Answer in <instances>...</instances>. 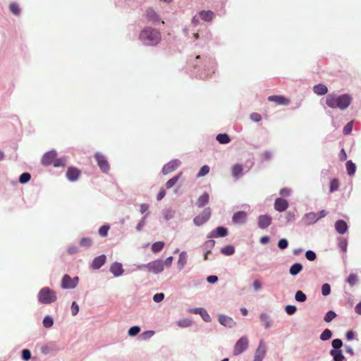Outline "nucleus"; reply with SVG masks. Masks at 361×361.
I'll return each mask as SVG.
<instances>
[{"label":"nucleus","instance_id":"21","mask_svg":"<svg viewBox=\"0 0 361 361\" xmlns=\"http://www.w3.org/2000/svg\"><path fill=\"white\" fill-rule=\"evenodd\" d=\"M288 207V201L282 198H276L274 202V209L280 212L285 211Z\"/></svg>","mask_w":361,"mask_h":361},{"label":"nucleus","instance_id":"18","mask_svg":"<svg viewBox=\"0 0 361 361\" xmlns=\"http://www.w3.org/2000/svg\"><path fill=\"white\" fill-rule=\"evenodd\" d=\"M271 217L269 215H260L258 217V226L261 229H265L270 226Z\"/></svg>","mask_w":361,"mask_h":361},{"label":"nucleus","instance_id":"42","mask_svg":"<svg viewBox=\"0 0 361 361\" xmlns=\"http://www.w3.org/2000/svg\"><path fill=\"white\" fill-rule=\"evenodd\" d=\"M42 323H43V326L45 328L49 329L54 324V319L51 316L47 315V316L44 317Z\"/></svg>","mask_w":361,"mask_h":361},{"label":"nucleus","instance_id":"44","mask_svg":"<svg viewBox=\"0 0 361 361\" xmlns=\"http://www.w3.org/2000/svg\"><path fill=\"white\" fill-rule=\"evenodd\" d=\"M332 336V332L331 330L326 329L323 331V332L320 334L319 338L322 341H327L330 339Z\"/></svg>","mask_w":361,"mask_h":361},{"label":"nucleus","instance_id":"49","mask_svg":"<svg viewBox=\"0 0 361 361\" xmlns=\"http://www.w3.org/2000/svg\"><path fill=\"white\" fill-rule=\"evenodd\" d=\"M339 188L338 180L336 178H334L330 182V192H333L336 191Z\"/></svg>","mask_w":361,"mask_h":361},{"label":"nucleus","instance_id":"8","mask_svg":"<svg viewBox=\"0 0 361 361\" xmlns=\"http://www.w3.org/2000/svg\"><path fill=\"white\" fill-rule=\"evenodd\" d=\"M78 281L79 278L78 276L71 278L69 275L66 274L62 278L61 288L63 289H73L77 286Z\"/></svg>","mask_w":361,"mask_h":361},{"label":"nucleus","instance_id":"20","mask_svg":"<svg viewBox=\"0 0 361 361\" xmlns=\"http://www.w3.org/2000/svg\"><path fill=\"white\" fill-rule=\"evenodd\" d=\"M109 270H110L111 273H112L115 277H118V276H121L124 272L123 266L119 262L113 263L111 264Z\"/></svg>","mask_w":361,"mask_h":361},{"label":"nucleus","instance_id":"4","mask_svg":"<svg viewBox=\"0 0 361 361\" xmlns=\"http://www.w3.org/2000/svg\"><path fill=\"white\" fill-rule=\"evenodd\" d=\"M326 214L327 212L326 210H322L319 213L309 212L303 216L302 221L305 225H312L319 219L326 216Z\"/></svg>","mask_w":361,"mask_h":361},{"label":"nucleus","instance_id":"30","mask_svg":"<svg viewBox=\"0 0 361 361\" xmlns=\"http://www.w3.org/2000/svg\"><path fill=\"white\" fill-rule=\"evenodd\" d=\"M259 318L266 329H269L271 327V319L269 315H268L267 313L263 312L259 314Z\"/></svg>","mask_w":361,"mask_h":361},{"label":"nucleus","instance_id":"34","mask_svg":"<svg viewBox=\"0 0 361 361\" xmlns=\"http://www.w3.org/2000/svg\"><path fill=\"white\" fill-rule=\"evenodd\" d=\"M221 254L226 256H231L235 253V247L233 245H226L221 249Z\"/></svg>","mask_w":361,"mask_h":361},{"label":"nucleus","instance_id":"23","mask_svg":"<svg viewBox=\"0 0 361 361\" xmlns=\"http://www.w3.org/2000/svg\"><path fill=\"white\" fill-rule=\"evenodd\" d=\"M187 261H188L187 252L185 251H182L179 255L178 260L177 262L178 270L181 271L182 269H183L185 264H187Z\"/></svg>","mask_w":361,"mask_h":361},{"label":"nucleus","instance_id":"2","mask_svg":"<svg viewBox=\"0 0 361 361\" xmlns=\"http://www.w3.org/2000/svg\"><path fill=\"white\" fill-rule=\"evenodd\" d=\"M139 38L145 45L155 46L161 41V34L157 30L147 27L141 31Z\"/></svg>","mask_w":361,"mask_h":361},{"label":"nucleus","instance_id":"9","mask_svg":"<svg viewBox=\"0 0 361 361\" xmlns=\"http://www.w3.org/2000/svg\"><path fill=\"white\" fill-rule=\"evenodd\" d=\"M94 157L100 170L104 173H107L110 167L106 158L100 152L95 153Z\"/></svg>","mask_w":361,"mask_h":361},{"label":"nucleus","instance_id":"12","mask_svg":"<svg viewBox=\"0 0 361 361\" xmlns=\"http://www.w3.org/2000/svg\"><path fill=\"white\" fill-rule=\"evenodd\" d=\"M181 162L178 159H173L169 163L165 164L162 169V173L164 175H166L173 171H175L180 165Z\"/></svg>","mask_w":361,"mask_h":361},{"label":"nucleus","instance_id":"39","mask_svg":"<svg viewBox=\"0 0 361 361\" xmlns=\"http://www.w3.org/2000/svg\"><path fill=\"white\" fill-rule=\"evenodd\" d=\"M216 140L221 144H227L231 141L229 136L226 133L219 134L216 136Z\"/></svg>","mask_w":361,"mask_h":361},{"label":"nucleus","instance_id":"35","mask_svg":"<svg viewBox=\"0 0 361 361\" xmlns=\"http://www.w3.org/2000/svg\"><path fill=\"white\" fill-rule=\"evenodd\" d=\"M345 165L348 174L350 176L354 175L356 171L355 164L351 160H349L346 162Z\"/></svg>","mask_w":361,"mask_h":361},{"label":"nucleus","instance_id":"62","mask_svg":"<svg viewBox=\"0 0 361 361\" xmlns=\"http://www.w3.org/2000/svg\"><path fill=\"white\" fill-rule=\"evenodd\" d=\"M288 245V242L285 238H282V239L279 240V241L278 242V247L281 250H284V249L287 248Z\"/></svg>","mask_w":361,"mask_h":361},{"label":"nucleus","instance_id":"60","mask_svg":"<svg viewBox=\"0 0 361 361\" xmlns=\"http://www.w3.org/2000/svg\"><path fill=\"white\" fill-rule=\"evenodd\" d=\"M305 257L306 258L310 260V261H314L316 257H317V255L315 254V252L312 250H307L306 252H305Z\"/></svg>","mask_w":361,"mask_h":361},{"label":"nucleus","instance_id":"11","mask_svg":"<svg viewBox=\"0 0 361 361\" xmlns=\"http://www.w3.org/2000/svg\"><path fill=\"white\" fill-rule=\"evenodd\" d=\"M56 155V151L54 149L46 152L42 158V164L46 166L53 164Z\"/></svg>","mask_w":361,"mask_h":361},{"label":"nucleus","instance_id":"29","mask_svg":"<svg viewBox=\"0 0 361 361\" xmlns=\"http://www.w3.org/2000/svg\"><path fill=\"white\" fill-rule=\"evenodd\" d=\"M243 170L242 165L238 164L233 165L232 167V176L236 179L241 177L243 175Z\"/></svg>","mask_w":361,"mask_h":361},{"label":"nucleus","instance_id":"45","mask_svg":"<svg viewBox=\"0 0 361 361\" xmlns=\"http://www.w3.org/2000/svg\"><path fill=\"white\" fill-rule=\"evenodd\" d=\"M336 317V314L335 312L332 311V310H330L328 312H326V314H325L324 317V320L326 322V323H329L331 322L334 319H335Z\"/></svg>","mask_w":361,"mask_h":361},{"label":"nucleus","instance_id":"3","mask_svg":"<svg viewBox=\"0 0 361 361\" xmlns=\"http://www.w3.org/2000/svg\"><path fill=\"white\" fill-rule=\"evenodd\" d=\"M37 298L41 304H51L56 300L57 296L51 288L44 287L38 293Z\"/></svg>","mask_w":361,"mask_h":361},{"label":"nucleus","instance_id":"52","mask_svg":"<svg viewBox=\"0 0 361 361\" xmlns=\"http://www.w3.org/2000/svg\"><path fill=\"white\" fill-rule=\"evenodd\" d=\"M331 345L334 348L333 349L341 350L340 348L343 345V341L341 339L336 338L332 341Z\"/></svg>","mask_w":361,"mask_h":361},{"label":"nucleus","instance_id":"14","mask_svg":"<svg viewBox=\"0 0 361 361\" xmlns=\"http://www.w3.org/2000/svg\"><path fill=\"white\" fill-rule=\"evenodd\" d=\"M189 312L196 314H200L202 317V319L206 322H211L212 319L210 315L208 314L207 310L202 307H195L189 310Z\"/></svg>","mask_w":361,"mask_h":361},{"label":"nucleus","instance_id":"33","mask_svg":"<svg viewBox=\"0 0 361 361\" xmlns=\"http://www.w3.org/2000/svg\"><path fill=\"white\" fill-rule=\"evenodd\" d=\"M209 199V195L207 193H204L198 198L197 201V206L200 208L203 207L205 204L208 203Z\"/></svg>","mask_w":361,"mask_h":361},{"label":"nucleus","instance_id":"25","mask_svg":"<svg viewBox=\"0 0 361 361\" xmlns=\"http://www.w3.org/2000/svg\"><path fill=\"white\" fill-rule=\"evenodd\" d=\"M268 100L270 102H274L278 104L286 105L289 103L288 99L283 96L273 95L268 97Z\"/></svg>","mask_w":361,"mask_h":361},{"label":"nucleus","instance_id":"28","mask_svg":"<svg viewBox=\"0 0 361 361\" xmlns=\"http://www.w3.org/2000/svg\"><path fill=\"white\" fill-rule=\"evenodd\" d=\"M313 91L317 95H324L328 92V88L323 84H318L314 86Z\"/></svg>","mask_w":361,"mask_h":361},{"label":"nucleus","instance_id":"1","mask_svg":"<svg viewBox=\"0 0 361 361\" xmlns=\"http://www.w3.org/2000/svg\"><path fill=\"white\" fill-rule=\"evenodd\" d=\"M352 102V97L348 94L339 96L329 94L326 98V105L332 109L338 108L341 110L346 109Z\"/></svg>","mask_w":361,"mask_h":361},{"label":"nucleus","instance_id":"38","mask_svg":"<svg viewBox=\"0 0 361 361\" xmlns=\"http://www.w3.org/2000/svg\"><path fill=\"white\" fill-rule=\"evenodd\" d=\"M358 281V276L355 274H350L346 279L347 283L352 287L357 283Z\"/></svg>","mask_w":361,"mask_h":361},{"label":"nucleus","instance_id":"10","mask_svg":"<svg viewBox=\"0 0 361 361\" xmlns=\"http://www.w3.org/2000/svg\"><path fill=\"white\" fill-rule=\"evenodd\" d=\"M267 354V346L264 341H261L254 355L253 361H263Z\"/></svg>","mask_w":361,"mask_h":361},{"label":"nucleus","instance_id":"64","mask_svg":"<svg viewBox=\"0 0 361 361\" xmlns=\"http://www.w3.org/2000/svg\"><path fill=\"white\" fill-rule=\"evenodd\" d=\"M22 358L23 360L27 361L31 358V353L27 349H24L22 351Z\"/></svg>","mask_w":361,"mask_h":361},{"label":"nucleus","instance_id":"13","mask_svg":"<svg viewBox=\"0 0 361 361\" xmlns=\"http://www.w3.org/2000/svg\"><path fill=\"white\" fill-rule=\"evenodd\" d=\"M219 322L221 325L228 328H233L236 325V322L233 320L232 317L225 314L219 315Z\"/></svg>","mask_w":361,"mask_h":361},{"label":"nucleus","instance_id":"46","mask_svg":"<svg viewBox=\"0 0 361 361\" xmlns=\"http://www.w3.org/2000/svg\"><path fill=\"white\" fill-rule=\"evenodd\" d=\"M149 216V213H146L145 216L142 218V219L137 223L136 226V230L137 231H141L146 224V219Z\"/></svg>","mask_w":361,"mask_h":361},{"label":"nucleus","instance_id":"7","mask_svg":"<svg viewBox=\"0 0 361 361\" xmlns=\"http://www.w3.org/2000/svg\"><path fill=\"white\" fill-rule=\"evenodd\" d=\"M146 269L149 272L158 274L164 271V261L162 259H157L148 264H146Z\"/></svg>","mask_w":361,"mask_h":361},{"label":"nucleus","instance_id":"32","mask_svg":"<svg viewBox=\"0 0 361 361\" xmlns=\"http://www.w3.org/2000/svg\"><path fill=\"white\" fill-rule=\"evenodd\" d=\"M175 210L172 208H166L162 210V216L166 221L173 219L175 216Z\"/></svg>","mask_w":361,"mask_h":361},{"label":"nucleus","instance_id":"53","mask_svg":"<svg viewBox=\"0 0 361 361\" xmlns=\"http://www.w3.org/2000/svg\"><path fill=\"white\" fill-rule=\"evenodd\" d=\"M82 247H89L92 245V240L90 238H82L80 241Z\"/></svg>","mask_w":361,"mask_h":361},{"label":"nucleus","instance_id":"48","mask_svg":"<svg viewBox=\"0 0 361 361\" xmlns=\"http://www.w3.org/2000/svg\"><path fill=\"white\" fill-rule=\"evenodd\" d=\"M178 325L181 328L189 327L192 325V322L188 319H183L178 322Z\"/></svg>","mask_w":361,"mask_h":361},{"label":"nucleus","instance_id":"22","mask_svg":"<svg viewBox=\"0 0 361 361\" xmlns=\"http://www.w3.org/2000/svg\"><path fill=\"white\" fill-rule=\"evenodd\" d=\"M348 225L343 220H338L335 223V229L339 234H344L348 231Z\"/></svg>","mask_w":361,"mask_h":361},{"label":"nucleus","instance_id":"61","mask_svg":"<svg viewBox=\"0 0 361 361\" xmlns=\"http://www.w3.org/2000/svg\"><path fill=\"white\" fill-rule=\"evenodd\" d=\"M71 313L73 316H75L78 314L79 312V306L76 302H73L71 304Z\"/></svg>","mask_w":361,"mask_h":361},{"label":"nucleus","instance_id":"57","mask_svg":"<svg viewBox=\"0 0 361 361\" xmlns=\"http://www.w3.org/2000/svg\"><path fill=\"white\" fill-rule=\"evenodd\" d=\"M331 286L329 283H324L322 286V293L323 295L326 296L330 294Z\"/></svg>","mask_w":361,"mask_h":361},{"label":"nucleus","instance_id":"59","mask_svg":"<svg viewBox=\"0 0 361 361\" xmlns=\"http://www.w3.org/2000/svg\"><path fill=\"white\" fill-rule=\"evenodd\" d=\"M9 8H10L11 11L13 14H15L16 16L20 14V8H19L18 4H16L15 3H12V4H10Z\"/></svg>","mask_w":361,"mask_h":361},{"label":"nucleus","instance_id":"56","mask_svg":"<svg viewBox=\"0 0 361 361\" xmlns=\"http://www.w3.org/2000/svg\"><path fill=\"white\" fill-rule=\"evenodd\" d=\"M209 172V167L207 165H204L200 169L197 177H202L206 176Z\"/></svg>","mask_w":361,"mask_h":361},{"label":"nucleus","instance_id":"58","mask_svg":"<svg viewBox=\"0 0 361 361\" xmlns=\"http://www.w3.org/2000/svg\"><path fill=\"white\" fill-rule=\"evenodd\" d=\"M353 130V121L348 122L343 128V133L344 135H348Z\"/></svg>","mask_w":361,"mask_h":361},{"label":"nucleus","instance_id":"26","mask_svg":"<svg viewBox=\"0 0 361 361\" xmlns=\"http://www.w3.org/2000/svg\"><path fill=\"white\" fill-rule=\"evenodd\" d=\"M146 18L149 21L155 23L159 20L158 14L151 8L146 11Z\"/></svg>","mask_w":361,"mask_h":361},{"label":"nucleus","instance_id":"31","mask_svg":"<svg viewBox=\"0 0 361 361\" xmlns=\"http://www.w3.org/2000/svg\"><path fill=\"white\" fill-rule=\"evenodd\" d=\"M302 265L300 263H295L290 267L289 272L292 276L298 275L302 270Z\"/></svg>","mask_w":361,"mask_h":361},{"label":"nucleus","instance_id":"17","mask_svg":"<svg viewBox=\"0 0 361 361\" xmlns=\"http://www.w3.org/2000/svg\"><path fill=\"white\" fill-rule=\"evenodd\" d=\"M106 259V257L105 255H101L98 257H96L92 260L90 267L94 270L100 269L104 264Z\"/></svg>","mask_w":361,"mask_h":361},{"label":"nucleus","instance_id":"16","mask_svg":"<svg viewBox=\"0 0 361 361\" xmlns=\"http://www.w3.org/2000/svg\"><path fill=\"white\" fill-rule=\"evenodd\" d=\"M232 221L234 224H243L247 221V213L244 211H239L233 215Z\"/></svg>","mask_w":361,"mask_h":361},{"label":"nucleus","instance_id":"5","mask_svg":"<svg viewBox=\"0 0 361 361\" xmlns=\"http://www.w3.org/2000/svg\"><path fill=\"white\" fill-rule=\"evenodd\" d=\"M248 339L246 336L240 338L233 347V355L238 356L244 353L248 348Z\"/></svg>","mask_w":361,"mask_h":361},{"label":"nucleus","instance_id":"43","mask_svg":"<svg viewBox=\"0 0 361 361\" xmlns=\"http://www.w3.org/2000/svg\"><path fill=\"white\" fill-rule=\"evenodd\" d=\"M295 300L300 302H304L307 300V296L302 291L298 290L295 295Z\"/></svg>","mask_w":361,"mask_h":361},{"label":"nucleus","instance_id":"54","mask_svg":"<svg viewBox=\"0 0 361 361\" xmlns=\"http://www.w3.org/2000/svg\"><path fill=\"white\" fill-rule=\"evenodd\" d=\"M285 311L288 315L294 314L297 311V307L295 305H286L285 307Z\"/></svg>","mask_w":361,"mask_h":361},{"label":"nucleus","instance_id":"15","mask_svg":"<svg viewBox=\"0 0 361 361\" xmlns=\"http://www.w3.org/2000/svg\"><path fill=\"white\" fill-rule=\"evenodd\" d=\"M228 235V230L223 226H219L216 229L212 231L208 235V238L225 237Z\"/></svg>","mask_w":361,"mask_h":361},{"label":"nucleus","instance_id":"24","mask_svg":"<svg viewBox=\"0 0 361 361\" xmlns=\"http://www.w3.org/2000/svg\"><path fill=\"white\" fill-rule=\"evenodd\" d=\"M329 354L332 356L334 361H345L341 350L331 349Z\"/></svg>","mask_w":361,"mask_h":361},{"label":"nucleus","instance_id":"36","mask_svg":"<svg viewBox=\"0 0 361 361\" xmlns=\"http://www.w3.org/2000/svg\"><path fill=\"white\" fill-rule=\"evenodd\" d=\"M182 175V173H179L178 175L173 176L172 178L169 179L166 183V188L167 189H170L176 183L177 181L180 179V176Z\"/></svg>","mask_w":361,"mask_h":361},{"label":"nucleus","instance_id":"47","mask_svg":"<svg viewBox=\"0 0 361 361\" xmlns=\"http://www.w3.org/2000/svg\"><path fill=\"white\" fill-rule=\"evenodd\" d=\"M348 242L345 239L338 238V247L343 252L347 251Z\"/></svg>","mask_w":361,"mask_h":361},{"label":"nucleus","instance_id":"55","mask_svg":"<svg viewBox=\"0 0 361 361\" xmlns=\"http://www.w3.org/2000/svg\"><path fill=\"white\" fill-rule=\"evenodd\" d=\"M109 226L108 225H104L99 229V234L102 237H106L108 234Z\"/></svg>","mask_w":361,"mask_h":361},{"label":"nucleus","instance_id":"63","mask_svg":"<svg viewBox=\"0 0 361 361\" xmlns=\"http://www.w3.org/2000/svg\"><path fill=\"white\" fill-rule=\"evenodd\" d=\"M154 334V331H146L141 334V338L142 340H147L151 338Z\"/></svg>","mask_w":361,"mask_h":361},{"label":"nucleus","instance_id":"51","mask_svg":"<svg viewBox=\"0 0 361 361\" xmlns=\"http://www.w3.org/2000/svg\"><path fill=\"white\" fill-rule=\"evenodd\" d=\"M140 331V328L138 326H133L128 329V334L130 336H135Z\"/></svg>","mask_w":361,"mask_h":361},{"label":"nucleus","instance_id":"40","mask_svg":"<svg viewBox=\"0 0 361 361\" xmlns=\"http://www.w3.org/2000/svg\"><path fill=\"white\" fill-rule=\"evenodd\" d=\"M66 160L67 159L66 157H63L59 159L55 158L54 161L53 162V166L54 167H63L66 166Z\"/></svg>","mask_w":361,"mask_h":361},{"label":"nucleus","instance_id":"19","mask_svg":"<svg viewBox=\"0 0 361 361\" xmlns=\"http://www.w3.org/2000/svg\"><path fill=\"white\" fill-rule=\"evenodd\" d=\"M80 175V171L77 168L70 167L66 171V177L71 182L77 180Z\"/></svg>","mask_w":361,"mask_h":361},{"label":"nucleus","instance_id":"27","mask_svg":"<svg viewBox=\"0 0 361 361\" xmlns=\"http://www.w3.org/2000/svg\"><path fill=\"white\" fill-rule=\"evenodd\" d=\"M199 16L202 20L209 22L213 19L214 13L212 11H201Z\"/></svg>","mask_w":361,"mask_h":361},{"label":"nucleus","instance_id":"6","mask_svg":"<svg viewBox=\"0 0 361 361\" xmlns=\"http://www.w3.org/2000/svg\"><path fill=\"white\" fill-rule=\"evenodd\" d=\"M212 211L209 207L205 208L200 214L193 219V223L197 226H200L205 224L211 216Z\"/></svg>","mask_w":361,"mask_h":361},{"label":"nucleus","instance_id":"41","mask_svg":"<svg viewBox=\"0 0 361 361\" xmlns=\"http://www.w3.org/2000/svg\"><path fill=\"white\" fill-rule=\"evenodd\" d=\"M164 246V243L162 241H158L152 244V252L157 253L160 252Z\"/></svg>","mask_w":361,"mask_h":361},{"label":"nucleus","instance_id":"50","mask_svg":"<svg viewBox=\"0 0 361 361\" xmlns=\"http://www.w3.org/2000/svg\"><path fill=\"white\" fill-rule=\"evenodd\" d=\"M31 178V176L29 173H23L20 176L19 178V182L20 183H27Z\"/></svg>","mask_w":361,"mask_h":361},{"label":"nucleus","instance_id":"37","mask_svg":"<svg viewBox=\"0 0 361 361\" xmlns=\"http://www.w3.org/2000/svg\"><path fill=\"white\" fill-rule=\"evenodd\" d=\"M214 245L215 240L212 239L207 240L204 244V249L206 252V254L211 253L212 249L214 247Z\"/></svg>","mask_w":361,"mask_h":361}]
</instances>
